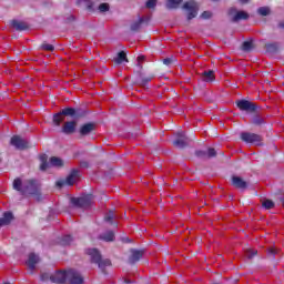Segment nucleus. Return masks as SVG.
<instances>
[{
    "mask_svg": "<svg viewBox=\"0 0 284 284\" xmlns=\"http://www.w3.org/2000/svg\"><path fill=\"white\" fill-rule=\"evenodd\" d=\"M13 190L20 192L22 196H28V194L37 195L39 194V184L34 180L21 182V179H16L13 181Z\"/></svg>",
    "mask_w": 284,
    "mask_h": 284,
    "instance_id": "1",
    "label": "nucleus"
},
{
    "mask_svg": "<svg viewBox=\"0 0 284 284\" xmlns=\"http://www.w3.org/2000/svg\"><path fill=\"white\" fill-rule=\"evenodd\" d=\"M87 254H89V256H91V261L92 263H97L98 267L100 270H105V267H110L111 262L110 260H102L101 258V253H99V250L97 248H89L87 251Z\"/></svg>",
    "mask_w": 284,
    "mask_h": 284,
    "instance_id": "2",
    "label": "nucleus"
},
{
    "mask_svg": "<svg viewBox=\"0 0 284 284\" xmlns=\"http://www.w3.org/2000/svg\"><path fill=\"white\" fill-rule=\"evenodd\" d=\"M40 161H41L40 170L42 172H45L48 168H63V160L57 156H52L50 159V162L48 163V155H41Z\"/></svg>",
    "mask_w": 284,
    "mask_h": 284,
    "instance_id": "3",
    "label": "nucleus"
},
{
    "mask_svg": "<svg viewBox=\"0 0 284 284\" xmlns=\"http://www.w3.org/2000/svg\"><path fill=\"white\" fill-rule=\"evenodd\" d=\"M92 194H88L81 197H72L71 204L74 207H90L92 205Z\"/></svg>",
    "mask_w": 284,
    "mask_h": 284,
    "instance_id": "4",
    "label": "nucleus"
},
{
    "mask_svg": "<svg viewBox=\"0 0 284 284\" xmlns=\"http://www.w3.org/2000/svg\"><path fill=\"white\" fill-rule=\"evenodd\" d=\"M182 8L183 10H186L189 21L195 19L196 14H199V3L193 0L185 2Z\"/></svg>",
    "mask_w": 284,
    "mask_h": 284,
    "instance_id": "5",
    "label": "nucleus"
},
{
    "mask_svg": "<svg viewBox=\"0 0 284 284\" xmlns=\"http://www.w3.org/2000/svg\"><path fill=\"white\" fill-rule=\"evenodd\" d=\"M77 181H79V170L73 169L65 180L57 182V186L63 187V185H74Z\"/></svg>",
    "mask_w": 284,
    "mask_h": 284,
    "instance_id": "6",
    "label": "nucleus"
},
{
    "mask_svg": "<svg viewBox=\"0 0 284 284\" xmlns=\"http://www.w3.org/2000/svg\"><path fill=\"white\" fill-rule=\"evenodd\" d=\"M241 139L244 143H254L255 145H261V135L256 133L243 132L241 133Z\"/></svg>",
    "mask_w": 284,
    "mask_h": 284,
    "instance_id": "7",
    "label": "nucleus"
},
{
    "mask_svg": "<svg viewBox=\"0 0 284 284\" xmlns=\"http://www.w3.org/2000/svg\"><path fill=\"white\" fill-rule=\"evenodd\" d=\"M229 14L232 18V21L236 22V21H245L247 19H250V14L245 11H237L236 8H231L229 10Z\"/></svg>",
    "mask_w": 284,
    "mask_h": 284,
    "instance_id": "8",
    "label": "nucleus"
},
{
    "mask_svg": "<svg viewBox=\"0 0 284 284\" xmlns=\"http://www.w3.org/2000/svg\"><path fill=\"white\" fill-rule=\"evenodd\" d=\"M67 281L70 284H83V276L74 270H69L67 271Z\"/></svg>",
    "mask_w": 284,
    "mask_h": 284,
    "instance_id": "9",
    "label": "nucleus"
},
{
    "mask_svg": "<svg viewBox=\"0 0 284 284\" xmlns=\"http://www.w3.org/2000/svg\"><path fill=\"white\" fill-rule=\"evenodd\" d=\"M236 105L242 112H256V104L247 100H240L236 102Z\"/></svg>",
    "mask_w": 284,
    "mask_h": 284,
    "instance_id": "10",
    "label": "nucleus"
},
{
    "mask_svg": "<svg viewBox=\"0 0 284 284\" xmlns=\"http://www.w3.org/2000/svg\"><path fill=\"white\" fill-rule=\"evenodd\" d=\"M10 144L13 145V148L17 150H26V148H28V141L19 135H13L11 138Z\"/></svg>",
    "mask_w": 284,
    "mask_h": 284,
    "instance_id": "11",
    "label": "nucleus"
},
{
    "mask_svg": "<svg viewBox=\"0 0 284 284\" xmlns=\"http://www.w3.org/2000/svg\"><path fill=\"white\" fill-rule=\"evenodd\" d=\"M50 281L51 283L58 284L65 283V281H68V272L58 271L55 273H52L50 275Z\"/></svg>",
    "mask_w": 284,
    "mask_h": 284,
    "instance_id": "12",
    "label": "nucleus"
},
{
    "mask_svg": "<svg viewBox=\"0 0 284 284\" xmlns=\"http://www.w3.org/2000/svg\"><path fill=\"white\" fill-rule=\"evenodd\" d=\"M189 143L190 139L185 136V133L183 132H179L175 140L173 141V145H175V148H185V145H187Z\"/></svg>",
    "mask_w": 284,
    "mask_h": 284,
    "instance_id": "13",
    "label": "nucleus"
},
{
    "mask_svg": "<svg viewBox=\"0 0 284 284\" xmlns=\"http://www.w3.org/2000/svg\"><path fill=\"white\" fill-rule=\"evenodd\" d=\"M37 263H39V255L34 253L29 254V258L27 260L26 265L30 272H34V270H37Z\"/></svg>",
    "mask_w": 284,
    "mask_h": 284,
    "instance_id": "14",
    "label": "nucleus"
},
{
    "mask_svg": "<svg viewBox=\"0 0 284 284\" xmlns=\"http://www.w3.org/2000/svg\"><path fill=\"white\" fill-rule=\"evenodd\" d=\"M143 258V251L139 250H131V255L129 256V263L134 265V263H139Z\"/></svg>",
    "mask_w": 284,
    "mask_h": 284,
    "instance_id": "15",
    "label": "nucleus"
},
{
    "mask_svg": "<svg viewBox=\"0 0 284 284\" xmlns=\"http://www.w3.org/2000/svg\"><path fill=\"white\" fill-rule=\"evenodd\" d=\"M196 156H200V159H212L216 156V150L210 148L207 151H196Z\"/></svg>",
    "mask_w": 284,
    "mask_h": 284,
    "instance_id": "16",
    "label": "nucleus"
},
{
    "mask_svg": "<svg viewBox=\"0 0 284 284\" xmlns=\"http://www.w3.org/2000/svg\"><path fill=\"white\" fill-rule=\"evenodd\" d=\"M232 183L234 187H237V190H246L247 189V182H245L242 178L233 176Z\"/></svg>",
    "mask_w": 284,
    "mask_h": 284,
    "instance_id": "17",
    "label": "nucleus"
},
{
    "mask_svg": "<svg viewBox=\"0 0 284 284\" xmlns=\"http://www.w3.org/2000/svg\"><path fill=\"white\" fill-rule=\"evenodd\" d=\"M77 130V122L71 121V122H65L62 132L64 134H73V132Z\"/></svg>",
    "mask_w": 284,
    "mask_h": 284,
    "instance_id": "18",
    "label": "nucleus"
},
{
    "mask_svg": "<svg viewBox=\"0 0 284 284\" xmlns=\"http://www.w3.org/2000/svg\"><path fill=\"white\" fill-rule=\"evenodd\" d=\"M93 130H94V124L87 123L80 128V134H82V136H87V134H90V132H93Z\"/></svg>",
    "mask_w": 284,
    "mask_h": 284,
    "instance_id": "19",
    "label": "nucleus"
},
{
    "mask_svg": "<svg viewBox=\"0 0 284 284\" xmlns=\"http://www.w3.org/2000/svg\"><path fill=\"white\" fill-rule=\"evenodd\" d=\"M99 239H100L101 241H105L106 243H110V242L114 241V232H112V231H106V232L102 233V234L99 236Z\"/></svg>",
    "mask_w": 284,
    "mask_h": 284,
    "instance_id": "20",
    "label": "nucleus"
},
{
    "mask_svg": "<svg viewBox=\"0 0 284 284\" xmlns=\"http://www.w3.org/2000/svg\"><path fill=\"white\" fill-rule=\"evenodd\" d=\"M12 219H13V215L11 212L4 213L3 217L0 219V227H3V225H9Z\"/></svg>",
    "mask_w": 284,
    "mask_h": 284,
    "instance_id": "21",
    "label": "nucleus"
},
{
    "mask_svg": "<svg viewBox=\"0 0 284 284\" xmlns=\"http://www.w3.org/2000/svg\"><path fill=\"white\" fill-rule=\"evenodd\" d=\"M11 26L12 28H14V30H20V31L28 30V24L19 20H13Z\"/></svg>",
    "mask_w": 284,
    "mask_h": 284,
    "instance_id": "22",
    "label": "nucleus"
},
{
    "mask_svg": "<svg viewBox=\"0 0 284 284\" xmlns=\"http://www.w3.org/2000/svg\"><path fill=\"white\" fill-rule=\"evenodd\" d=\"M181 3H183V0H166V8L168 10H176Z\"/></svg>",
    "mask_w": 284,
    "mask_h": 284,
    "instance_id": "23",
    "label": "nucleus"
},
{
    "mask_svg": "<svg viewBox=\"0 0 284 284\" xmlns=\"http://www.w3.org/2000/svg\"><path fill=\"white\" fill-rule=\"evenodd\" d=\"M202 81H205L206 83H212V81H214V71H204L202 73Z\"/></svg>",
    "mask_w": 284,
    "mask_h": 284,
    "instance_id": "24",
    "label": "nucleus"
},
{
    "mask_svg": "<svg viewBox=\"0 0 284 284\" xmlns=\"http://www.w3.org/2000/svg\"><path fill=\"white\" fill-rule=\"evenodd\" d=\"M271 12H272V9H270V7H260L257 9V14H260V17H268Z\"/></svg>",
    "mask_w": 284,
    "mask_h": 284,
    "instance_id": "25",
    "label": "nucleus"
},
{
    "mask_svg": "<svg viewBox=\"0 0 284 284\" xmlns=\"http://www.w3.org/2000/svg\"><path fill=\"white\" fill-rule=\"evenodd\" d=\"M114 61L120 65L124 61L128 62V55L123 51H121L118 53V57L114 58Z\"/></svg>",
    "mask_w": 284,
    "mask_h": 284,
    "instance_id": "26",
    "label": "nucleus"
},
{
    "mask_svg": "<svg viewBox=\"0 0 284 284\" xmlns=\"http://www.w3.org/2000/svg\"><path fill=\"white\" fill-rule=\"evenodd\" d=\"M64 121V118H63V113L60 112V113H57L53 115V123L54 125H61V123H63Z\"/></svg>",
    "mask_w": 284,
    "mask_h": 284,
    "instance_id": "27",
    "label": "nucleus"
},
{
    "mask_svg": "<svg viewBox=\"0 0 284 284\" xmlns=\"http://www.w3.org/2000/svg\"><path fill=\"white\" fill-rule=\"evenodd\" d=\"M63 116H74L77 111L73 108H67L61 111Z\"/></svg>",
    "mask_w": 284,
    "mask_h": 284,
    "instance_id": "28",
    "label": "nucleus"
},
{
    "mask_svg": "<svg viewBox=\"0 0 284 284\" xmlns=\"http://www.w3.org/2000/svg\"><path fill=\"white\" fill-rule=\"evenodd\" d=\"M252 123L254 125H263L265 123V120L261 115L253 116Z\"/></svg>",
    "mask_w": 284,
    "mask_h": 284,
    "instance_id": "29",
    "label": "nucleus"
},
{
    "mask_svg": "<svg viewBox=\"0 0 284 284\" xmlns=\"http://www.w3.org/2000/svg\"><path fill=\"white\" fill-rule=\"evenodd\" d=\"M70 243H72V236H70V235H64L60 240V245H70Z\"/></svg>",
    "mask_w": 284,
    "mask_h": 284,
    "instance_id": "30",
    "label": "nucleus"
},
{
    "mask_svg": "<svg viewBox=\"0 0 284 284\" xmlns=\"http://www.w3.org/2000/svg\"><path fill=\"white\" fill-rule=\"evenodd\" d=\"M262 207H264L265 210H272V207H274V203L272 202V200H264L262 202Z\"/></svg>",
    "mask_w": 284,
    "mask_h": 284,
    "instance_id": "31",
    "label": "nucleus"
},
{
    "mask_svg": "<svg viewBox=\"0 0 284 284\" xmlns=\"http://www.w3.org/2000/svg\"><path fill=\"white\" fill-rule=\"evenodd\" d=\"M242 50H244V52H250V50H252V41L243 42Z\"/></svg>",
    "mask_w": 284,
    "mask_h": 284,
    "instance_id": "32",
    "label": "nucleus"
},
{
    "mask_svg": "<svg viewBox=\"0 0 284 284\" xmlns=\"http://www.w3.org/2000/svg\"><path fill=\"white\" fill-rule=\"evenodd\" d=\"M278 47L275 43L266 44V52H276Z\"/></svg>",
    "mask_w": 284,
    "mask_h": 284,
    "instance_id": "33",
    "label": "nucleus"
},
{
    "mask_svg": "<svg viewBox=\"0 0 284 284\" xmlns=\"http://www.w3.org/2000/svg\"><path fill=\"white\" fill-rule=\"evenodd\" d=\"M141 23H143V18H140L138 22L131 24V30H139V28H141Z\"/></svg>",
    "mask_w": 284,
    "mask_h": 284,
    "instance_id": "34",
    "label": "nucleus"
},
{
    "mask_svg": "<svg viewBox=\"0 0 284 284\" xmlns=\"http://www.w3.org/2000/svg\"><path fill=\"white\" fill-rule=\"evenodd\" d=\"M145 6H146V8L152 10L153 8H156V0H148Z\"/></svg>",
    "mask_w": 284,
    "mask_h": 284,
    "instance_id": "35",
    "label": "nucleus"
},
{
    "mask_svg": "<svg viewBox=\"0 0 284 284\" xmlns=\"http://www.w3.org/2000/svg\"><path fill=\"white\" fill-rule=\"evenodd\" d=\"M98 10H100L101 12H108V10H110V4L108 3H101L98 8Z\"/></svg>",
    "mask_w": 284,
    "mask_h": 284,
    "instance_id": "36",
    "label": "nucleus"
},
{
    "mask_svg": "<svg viewBox=\"0 0 284 284\" xmlns=\"http://www.w3.org/2000/svg\"><path fill=\"white\" fill-rule=\"evenodd\" d=\"M114 219V212L110 211L105 216H104V221H106V223L112 222V220Z\"/></svg>",
    "mask_w": 284,
    "mask_h": 284,
    "instance_id": "37",
    "label": "nucleus"
},
{
    "mask_svg": "<svg viewBox=\"0 0 284 284\" xmlns=\"http://www.w3.org/2000/svg\"><path fill=\"white\" fill-rule=\"evenodd\" d=\"M42 50H47L48 52H52L54 50V45H52V44H42Z\"/></svg>",
    "mask_w": 284,
    "mask_h": 284,
    "instance_id": "38",
    "label": "nucleus"
},
{
    "mask_svg": "<svg viewBox=\"0 0 284 284\" xmlns=\"http://www.w3.org/2000/svg\"><path fill=\"white\" fill-rule=\"evenodd\" d=\"M201 19H212V12H210V11H204V12L201 14Z\"/></svg>",
    "mask_w": 284,
    "mask_h": 284,
    "instance_id": "39",
    "label": "nucleus"
},
{
    "mask_svg": "<svg viewBox=\"0 0 284 284\" xmlns=\"http://www.w3.org/2000/svg\"><path fill=\"white\" fill-rule=\"evenodd\" d=\"M247 258H252L253 256H256V251L248 248L246 252Z\"/></svg>",
    "mask_w": 284,
    "mask_h": 284,
    "instance_id": "40",
    "label": "nucleus"
},
{
    "mask_svg": "<svg viewBox=\"0 0 284 284\" xmlns=\"http://www.w3.org/2000/svg\"><path fill=\"white\" fill-rule=\"evenodd\" d=\"M50 276H52V274L50 273H43L41 275V281H50Z\"/></svg>",
    "mask_w": 284,
    "mask_h": 284,
    "instance_id": "41",
    "label": "nucleus"
},
{
    "mask_svg": "<svg viewBox=\"0 0 284 284\" xmlns=\"http://www.w3.org/2000/svg\"><path fill=\"white\" fill-rule=\"evenodd\" d=\"M164 65H170L172 63V59L166 58L163 60Z\"/></svg>",
    "mask_w": 284,
    "mask_h": 284,
    "instance_id": "42",
    "label": "nucleus"
},
{
    "mask_svg": "<svg viewBox=\"0 0 284 284\" xmlns=\"http://www.w3.org/2000/svg\"><path fill=\"white\" fill-rule=\"evenodd\" d=\"M144 60H145V57L143 55L138 57V65H141V61H144Z\"/></svg>",
    "mask_w": 284,
    "mask_h": 284,
    "instance_id": "43",
    "label": "nucleus"
},
{
    "mask_svg": "<svg viewBox=\"0 0 284 284\" xmlns=\"http://www.w3.org/2000/svg\"><path fill=\"white\" fill-rule=\"evenodd\" d=\"M82 3H87L88 8H92V3L88 0H81Z\"/></svg>",
    "mask_w": 284,
    "mask_h": 284,
    "instance_id": "44",
    "label": "nucleus"
},
{
    "mask_svg": "<svg viewBox=\"0 0 284 284\" xmlns=\"http://www.w3.org/2000/svg\"><path fill=\"white\" fill-rule=\"evenodd\" d=\"M268 254H276V248H271V250H268Z\"/></svg>",
    "mask_w": 284,
    "mask_h": 284,
    "instance_id": "45",
    "label": "nucleus"
},
{
    "mask_svg": "<svg viewBox=\"0 0 284 284\" xmlns=\"http://www.w3.org/2000/svg\"><path fill=\"white\" fill-rule=\"evenodd\" d=\"M241 1V3H247V1H250V0H240Z\"/></svg>",
    "mask_w": 284,
    "mask_h": 284,
    "instance_id": "46",
    "label": "nucleus"
},
{
    "mask_svg": "<svg viewBox=\"0 0 284 284\" xmlns=\"http://www.w3.org/2000/svg\"><path fill=\"white\" fill-rule=\"evenodd\" d=\"M278 26H280V28L284 29V22H281Z\"/></svg>",
    "mask_w": 284,
    "mask_h": 284,
    "instance_id": "47",
    "label": "nucleus"
},
{
    "mask_svg": "<svg viewBox=\"0 0 284 284\" xmlns=\"http://www.w3.org/2000/svg\"><path fill=\"white\" fill-rule=\"evenodd\" d=\"M81 165H82V168H84V166H85V163H82Z\"/></svg>",
    "mask_w": 284,
    "mask_h": 284,
    "instance_id": "48",
    "label": "nucleus"
}]
</instances>
